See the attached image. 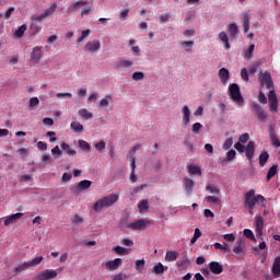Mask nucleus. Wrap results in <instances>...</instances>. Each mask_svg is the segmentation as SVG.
<instances>
[{
	"instance_id": "1",
	"label": "nucleus",
	"mask_w": 280,
	"mask_h": 280,
	"mask_svg": "<svg viewBox=\"0 0 280 280\" xmlns=\"http://www.w3.org/2000/svg\"><path fill=\"white\" fill-rule=\"evenodd\" d=\"M258 80L260 86H266L269 90V110L270 113H279V100L277 98V92H275V82L272 81V74L270 71L260 72Z\"/></svg>"
},
{
	"instance_id": "2",
	"label": "nucleus",
	"mask_w": 280,
	"mask_h": 280,
	"mask_svg": "<svg viewBox=\"0 0 280 280\" xmlns=\"http://www.w3.org/2000/svg\"><path fill=\"white\" fill-rule=\"evenodd\" d=\"M257 202H260L261 207H266V197L262 195L255 196V190L253 189L245 194L244 208L248 209L250 215H254Z\"/></svg>"
},
{
	"instance_id": "3",
	"label": "nucleus",
	"mask_w": 280,
	"mask_h": 280,
	"mask_svg": "<svg viewBox=\"0 0 280 280\" xmlns=\"http://www.w3.org/2000/svg\"><path fill=\"white\" fill-rule=\"evenodd\" d=\"M119 200V194H109L101 199H98L94 205H93V211L95 213H102L103 209H110L113 205H115Z\"/></svg>"
},
{
	"instance_id": "4",
	"label": "nucleus",
	"mask_w": 280,
	"mask_h": 280,
	"mask_svg": "<svg viewBox=\"0 0 280 280\" xmlns=\"http://www.w3.org/2000/svg\"><path fill=\"white\" fill-rule=\"evenodd\" d=\"M152 224V221L145 219H138L135 222L126 223V221H121V229H126L127 231H145L148 226Z\"/></svg>"
},
{
	"instance_id": "5",
	"label": "nucleus",
	"mask_w": 280,
	"mask_h": 280,
	"mask_svg": "<svg viewBox=\"0 0 280 280\" xmlns=\"http://www.w3.org/2000/svg\"><path fill=\"white\" fill-rule=\"evenodd\" d=\"M234 148L241 154L245 152V156L249 163H253V158L255 156V142L249 141L247 145L242 144V142H236Z\"/></svg>"
},
{
	"instance_id": "6",
	"label": "nucleus",
	"mask_w": 280,
	"mask_h": 280,
	"mask_svg": "<svg viewBox=\"0 0 280 280\" xmlns=\"http://www.w3.org/2000/svg\"><path fill=\"white\" fill-rule=\"evenodd\" d=\"M249 106H250L252 113L254 114L256 119H258V121H260L261 124H266V121H268V112H266V109H264L261 105L254 102Z\"/></svg>"
},
{
	"instance_id": "7",
	"label": "nucleus",
	"mask_w": 280,
	"mask_h": 280,
	"mask_svg": "<svg viewBox=\"0 0 280 280\" xmlns=\"http://www.w3.org/2000/svg\"><path fill=\"white\" fill-rule=\"evenodd\" d=\"M230 91V97L233 100V102H236L237 104H244V97L242 96V92L240 91V85L236 83H233L229 88Z\"/></svg>"
},
{
	"instance_id": "8",
	"label": "nucleus",
	"mask_w": 280,
	"mask_h": 280,
	"mask_svg": "<svg viewBox=\"0 0 280 280\" xmlns=\"http://www.w3.org/2000/svg\"><path fill=\"white\" fill-rule=\"evenodd\" d=\"M58 270L60 269H46L37 273L35 280H54L58 277Z\"/></svg>"
},
{
	"instance_id": "9",
	"label": "nucleus",
	"mask_w": 280,
	"mask_h": 280,
	"mask_svg": "<svg viewBox=\"0 0 280 280\" xmlns=\"http://www.w3.org/2000/svg\"><path fill=\"white\" fill-rule=\"evenodd\" d=\"M233 253L235 255H244L246 253V240L245 238H237L235 245L233 247Z\"/></svg>"
},
{
	"instance_id": "10",
	"label": "nucleus",
	"mask_w": 280,
	"mask_h": 280,
	"mask_svg": "<svg viewBox=\"0 0 280 280\" xmlns=\"http://www.w3.org/2000/svg\"><path fill=\"white\" fill-rule=\"evenodd\" d=\"M194 179L189 177H184L183 179V188L186 194V196H191L194 194V187H195Z\"/></svg>"
},
{
	"instance_id": "11",
	"label": "nucleus",
	"mask_w": 280,
	"mask_h": 280,
	"mask_svg": "<svg viewBox=\"0 0 280 280\" xmlns=\"http://www.w3.org/2000/svg\"><path fill=\"white\" fill-rule=\"evenodd\" d=\"M102 47V44L100 43L98 39H94L91 42H88L84 46V51H90V54H95V51H100Z\"/></svg>"
},
{
	"instance_id": "12",
	"label": "nucleus",
	"mask_w": 280,
	"mask_h": 280,
	"mask_svg": "<svg viewBox=\"0 0 280 280\" xmlns=\"http://www.w3.org/2000/svg\"><path fill=\"white\" fill-rule=\"evenodd\" d=\"M40 58H43V50L39 46H35L31 52V60L38 65L40 62Z\"/></svg>"
},
{
	"instance_id": "13",
	"label": "nucleus",
	"mask_w": 280,
	"mask_h": 280,
	"mask_svg": "<svg viewBox=\"0 0 280 280\" xmlns=\"http://www.w3.org/2000/svg\"><path fill=\"white\" fill-rule=\"evenodd\" d=\"M121 264H124V260L121 258H116L114 260H108L105 262V268L106 270H117V268H119V266H121Z\"/></svg>"
},
{
	"instance_id": "14",
	"label": "nucleus",
	"mask_w": 280,
	"mask_h": 280,
	"mask_svg": "<svg viewBox=\"0 0 280 280\" xmlns=\"http://www.w3.org/2000/svg\"><path fill=\"white\" fill-rule=\"evenodd\" d=\"M256 221V235L257 237H261V235H264V218H261V215H256L255 218Z\"/></svg>"
},
{
	"instance_id": "15",
	"label": "nucleus",
	"mask_w": 280,
	"mask_h": 280,
	"mask_svg": "<svg viewBox=\"0 0 280 280\" xmlns=\"http://www.w3.org/2000/svg\"><path fill=\"white\" fill-rule=\"evenodd\" d=\"M209 269L212 275H222V272H224V267L218 261H211L209 264Z\"/></svg>"
},
{
	"instance_id": "16",
	"label": "nucleus",
	"mask_w": 280,
	"mask_h": 280,
	"mask_svg": "<svg viewBox=\"0 0 280 280\" xmlns=\"http://www.w3.org/2000/svg\"><path fill=\"white\" fill-rule=\"evenodd\" d=\"M133 65H135V62H132V60H130V59H120L119 61H117L115 63V68L116 69H132Z\"/></svg>"
},
{
	"instance_id": "17",
	"label": "nucleus",
	"mask_w": 280,
	"mask_h": 280,
	"mask_svg": "<svg viewBox=\"0 0 280 280\" xmlns=\"http://www.w3.org/2000/svg\"><path fill=\"white\" fill-rule=\"evenodd\" d=\"M182 114L184 126H189V122L191 121V110H189V106L184 105V107L182 108Z\"/></svg>"
},
{
	"instance_id": "18",
	"label": "nucleus",
	"mask_w": 280,
	"mask_h": 280,
	"mask_svg": "<svg viewBox=\"0 0 280 280\" xmlns=\"http://www.w3.org/2000/svg\"><path fill=\"white\" fill-rule=\"evenodd\" d=\"M137 150H141V144H136L135 147H132L127 154L128 159H130L131 170H136L137 167V165L135 164V152H137Z\"/></svg>"
},
{
	"instance_id": "19",
	"label": "nucleus",
	"mask_w": 280,
	"mask_h": 280,
	"mask_svg": "<svg viewBox=\"0 0 280 280\" xmlns=\"http://www.w3.org/2000/svg\"><path fill=\"white\" fill-rule=\"evenodd\" d=\"M91 185H93V182L89 180V179H84L78 183L77 187H75V192H80V191H86V189H89L91 187Z\"/></svg>"
},
{
	"instance_id": "20",
	"label": "nucleus",
	"mask_w": 280,
	"mask_h": 280,
	"mask_svg": "<svg viewBox=\"0 0 280 280\" xmlns=\"http://www.w3.org/2000/svg\"><path fill=\"white\" fill-rule=\"evenodd\" d=\"M269 137L271 141V145H273V148H280V140L277 137V133H275V127L272 126L269 127Z\"/></svg>"
},
{
	"instance_id": "21",
	"label": "nucleus",
	"mask_w": 280,
	"mask_h": 280,
	"mask_svg": "<svg viewBox=\"0 0 280 280\" xmlns=\"http://www.w3.org/2000/svg\"><path fill=\"white\" fill-rule=\"evenodd\" d=\"M86 0H74L68 8V12H77L82 5H86Z\"/></svg>"
},
{
	"instance_id": "22",
	"label": "nucleus",
	"mask_w": 280,
	"mask_h": 280,
	"mask_svg": "<svg viewBox=\"0 0 280 280\" xmlns=\"http://www.w3.org/2000/svg\"><path fill=\"white\" fill-rule=\"evenodd\" d=\"M219 39L221 40V43H223L224 49L229 51V49H231V43H229V35L226 34V32L222 31L221 33H219Z\"/></svg>"
},
{
	"instance_id": "23",
	"label": "nucleus",
	"mask_w": 280,
	"mask_h": 280,
	"mask_svg": "<svg viewBox=\"0 0 280 280\" xmlns=\"http://www.w3.org/2000/svg\"><path fill=\"white\" fill-rule=\"evenodd\" d=\"M228 32L231 38H235L237 34H240V28L237 27V23L232 22L228 25Z\"/></svg>"
},
{
	"instance_id": "24",
	"label": "nucleus",
	"mask_w": 280,
	"mask_h": 280,
	"mask_svg": "<svg viewBox=\"0 0 280 280\" xmlns=\"http://www.w3.org/2000/svg\"><path fill=\"white\" fill-rule=\"evenodd\" d=\"M176 264L179 270H186L187 266H189V258L187 255H184Z\"/></svg>"
},
{
	"instance_id": "25",
	"label": "nucleus",
	"mask_w": 280,
	"mask_h": 280,
	"mask_svg": "<svg viewBox=\"0 0 280 280\" xmlns=\"http://www.w3.org/2000/svg\"><path fill=\"white\" fill-rule=\"evenodd\" d=\"M271 272L276 278L280 277V257H276L271 268Z\"/></svg>"
},
{
	"instance_id": "26",
	"label": "nucleus",
	"mask_w": 280,
	"mask_h": 280,
	"mask_svg": "<svg viewBox=\"0 0 280 280\" xmlns=\"http://www.w3.org/2000/svg\"><path fill=\"white\" fill-rule=\"evenodd\" d=\"M178 257H180V254H178V252L168 250V252H166V255H165V261H176V259H178Z\"/></svg>"
},
{
	"instance_id": "27",
	"label": "nucleus",
	"mask_w": 280,
	"mask_h": 280,
	"mask_svg": "<svg viewBox=\"0 0 280 280\" xmlns=\"http://www.w3.org/2000/svg\"><path fill=\"white\" fill-rule=\"evenodd\" d=\"M219 78H220L222 84H226V82H229V69L221 68L219 70Z\"/></svg>"
},
{
	"instance_id": "28",
	"label": "nucleus",
	"mask_w": 280,
	"mask_h": 280,
	"mask_svg": "<svg viewBox=\"0 0 280 280\" xmlns=\"http://www.w3.org/2000/svg\"><path fill=\"white\" fill-rule=\"evenodd\" d=\"M243 30L244 34L248 33V30H250V15H248V13L243 14Z\"/></svg>"
},
{
	"instance_id": "29",
	"label": "nucleus",
	"mask_w": 280,
	"mask_h": 280,
	"mask_svg": "<svg viewBox=\"0 0 280 280\" xmlns=\"http://www.w3.org/2000/svg\"><path fill=\"white\" fill-rule=\"evenodd\" d=\"M138 209L140 213H148V211L150 210L148 199H143L142 201H140V203L138 205Z\"/></svg>"
},
{
	"instance_id": "30",
	"label": "nucleus",
	"mask_w": 280,
	"mask_h": 280,
	"mask_svg": "<svg viewBox=\"0 0 280 280\" xmlns=\"http://www.w3.org/2000/svg\"><path fill=\"white\" fill-rule=\"evenodd\" d=\"M78 113L85 121H89V119L93 117V113L89 112L86 108H81Z\"/></svg>"
},
{
	"instance_id": "31",
	"label": "nucleus",
	"mask_w": 280,
	"mask_h": 280,
	"mask_svg": "<svg viewBox=\"0 0 280 280\" xmlns=\"http://www.w3.org/2000/svg\"><path fill=\"white\" fill-rule=\"evenodd\" d=\"M188 172L189 174H191V176H196V175L202 176V170L200 168V166L189 165Z\"/></svg>"
},
{
	"instance_id": "32",
	"label": "nucleus",
	"mask_w": 280,
	"mask_h": 280,
	"mask_svg": "<svg viewBox=\"0 0 280 280\" xmlns=\"http://www.w3.org/2000/svg\"><path fill=\"white\" fill-rule=\"evenodd\" d=\"M270 159V154H268L266 151H262L259 154V165L260 167H264L266 163H268V160Z\"/></svg>"
},
{
	"instance_id": "33",
	"label": "nucleus",
	"mask_w": 280,
	"mask_h": 280,
	"mask_svg": "<svg viewBox=\"0 0 280 280\" xmlns=\"http://www.w3.org/2000/svg\"><path fill=\"white\" fill-rule=\"evenodd\" d=\"M61 149L63 150V152H66V154H68L69 156H75L77 152L75 150L71 149V147L69 144H67V142H62L61 143Z\"/></svg>"
},
{
	"instance_id": "34",
	"label": "nucleus",
	"mask_w": 280,
	"mask_h": 280,
	"mask_svg": "<svg viewBox=\"0 0 280 280\" xmlns=\"http://www.w3.org/2000/svg\"><path fill=\"white\" fill-rule=\"evenodd\" d=\"M110 100H113V96L110 94L106 95L104 98L100 101L98 107L108 108V105L110 104Z\"/></svg>"
},
{
	"instance_id": "35",
	"label": "nucleus",
	"mask_w": 280,
	"mask_h": 280,
	"mask_svg": "<svg viewBox=\"0 0 280 280\" xmlns=\"http://www.w3.org/2000/svg\"><path fill=\"white\" fill-rule=\"evenodd\" d=\"M70 128L73 132H84V126L78 121H72Z\"/></svg>"
},
{
	"instance_id": "36",
	"label": "nucleus",
	"mask_w": 280,
	"mask_h": 280,
	"mask_svg": "<svg viewBox=\"0 0 280 280\" xmlns=\"http://www.w3.org/2000/svg\"><path fill=\"white\" fill-rule=\"evenodd\" d=\"M135 269L137 272H143L145 270V259L136 260Z\"/></svg>"
},
{
	"instance_id": "37",
	"label": "nucleus",
	"mask_w": 280,
	"mask_h": 280,
	"mask_svg": "<svg viewBox=\"0 0 280 280\" xmlns=\"http://www.w3.org/2000/svg\"><path fill=\"white\" fill-rule=\"evenodd\" d=\"M78 147L80 150H83V152H91V144L85 140H79Z\"/></svg>"
},
{
	"instance_id": "38",
	"label": "nucleus",
	"mask_w": 280,
	"mask_h": 280,
	"mask_svg": "<svg viewBox=\"0 0 280 280\" xmlns=\"http://www.w3.org/2000/svg\"><path fill=\"white\" fill-rule=\"evenodd\" d=\"M114 253H116V255H130V249L117 245L114 247Z\"/></svg>"
},
{
	"instance_id": "39",
	"label": "nucleus",
	"mask_w": 280,
	"mask_h": 280,
	"mask_svg": "<svg viewBox=\"0 0 280 280\" xmlns=\"http://www.w3.org/2000/svg\"><path fill=\"white\" fill-rule=\"evenodd\" d=\"M25 32H27V25L23 24L15 31L14 36L18 38H23Z\"/></svg>"
},
{
	"instance_id": "40",
	"label": "nucleus",
	"mask_w": 280,
	"mask_h": 280,
	"mask_svg": "<svg viewBox=\"0 0 280 280\" xmlns=\"http://www.w3.org/2000/svg\"><path fill=\"white\" fill-rule=\"evenodd\" d=\"M206 189L209 194H213V196H220V188H218V186L209 184L206 186Z\"/></svg>"
},
{
	"instance_id": "41",
	"label": "nucleus",
	"mask_w": 280,
	"mask_h": 280,
	"mask_svg": "<svg viewBox=\"0 0 280 280\" xmlns=\"http://www.w3.org/2000/svg\"><path fill=\"white\" fill-rule=\"evenodd\" d=\"M278 167H279L278 165H273L269 168L267 173V180H272V178H275V176L277 175Z\"/></svg>"
},
{
	"instance_id": "42",
	"label": "nucleus",
	"mask_w": 280,
	"mask_h": 280,
	"mask_svg": "<svg viewBox=\"0 0 280 280\" xmlns=\"http://www.w3.org/2000/svg\"><path fill=\"white\" fill-rule=\"evenodd\" d=\"M182 47L186 49L188 54H191V47H194V40H184L180 43Z\"/></svg>"
},
{
	"instance_id": "43",
	"label": "nucleus",
	"mask_w": 280,
	"mask_h": 280,
	"mask_svg": "<svg viewBox=\"0 0 280 280\" xmlns=\"http://www.w3.org/2000/svg\"><path fill=\"white\" fill-rule=\"evenodd\" d=\"M58 9V3H52L50 5V8H48L45 12H44V15L47 18V16H51V14H54L56 12V10Z\"/></svg>"
},
{
	"instance_id": "44",
	"label": "nucleus",
	"mask_w": 280,
	"mask_h": 280,
	"mask_svg": "<svg viewBox=\"0 0 280 280\" xmlns=\"http://www.w3.org/2000/svg\"><path fill=\"white\" fill-rule=\"evenodd\" d=\"M153 272L155 275H163V272H165V267L163 266V264L159 262L153 267Z\"/></svg>"
},
{
	"instance_id": "45",
	"label": "nucleus",
	"mask_w": 280,
	"mask_h": 280,
	"mask_svg": "<svg viewBox=\"0 0 280 280\" xmlns=\"http://www.w3.org/2000/svg\"><path fill=\"white\" fill-rule=\"evenodd\" d=\"M253 51H255V46H254V44H252V45L249 46V48L245 51V54H244L245 60H250V58H253Z\"/></svg>"
},
{
	"instance_id": "46",
	"label": "nucleus",
	"mask_w": 280,
	"mask_h": 280,
	"mask_svg": "<svg viewBox=\"0 0 280 280\" xmlns=\"http://www.w3.org/2000/svg\"><path fill=\"white\" fill-rule=\"evenodd\" d=\"M145 78V74L141 71H136L132 73V80H135V82H139L141 80H143Z\"/></svg>"
},
{
	"instance_id": "47",
	"label": "nucleus",
	"mask_w": 280,
	"mask_h": 280,
	"mask_svg": "<svg viewBox=\"0 0 280 280\" xmlns=\"http://www.w3.org/2000/svg\"><path fill=\"white\" fill-rule=\"evenodd\" d=\"M27 268H31L30 262H24L22 265H19L14 268V272H23V270H27Z\"/></svg>"
},
{
	"instance_id": "48",
	"label": "nucleus",
	"mask_w": 280,
	"mask_h": 280,
	"mask_svg": "<svg viewBox=\"0 0 280 280\" xmlns=\"http://www.w3.org/2000/svg\"><path fill=\"white\" fill-rule=\"evenodd\" d=\"M84 223V218H82L80 214H74L72 224H75V226H80V224Z\"/></svg>"
},
{
	"instance_id": "49",
	"label": "nucleus",
	"mask_w": 280,
	"mask_h": 280,
	"mask_svg": "<svg viewBox=\"0 0 280 280\" xmlns=\"http://www.w3.org/2000/svg\"><path fill=\"white\" fill-rule=\"evenodd\" d=\"M206 202H209L210 205H220V198L213 197V196H207L205 198Z\"/></svg>"
},
{
	"instance_id": "50",
	"label": "nucleus",
	"mask_w": 280,
	"mask_h": 280,
	"mask_svg": "<svg viewBox=\"0 0 280 280\" xmlns=\"http://www.w3.org/2000/svg\"><path fill=\"white\" fill-rule=\"evenodd\" d=\"M95 150L97 152H104V150H106V142H104L103 140H101L100 142H97L95 145H94Z\"/></svg>"
},
{
	"instance_id": "51",
	"label": "nucleus",
	"mask_w": 280,
	"mask_h": 280,
	"mask_svg": "<svg viewBox=\"0 0 280 280\" xmlns=\"http://www.w3.org/2000/svg\"><path fill=\"white\" fill-rule=\"evenodd\" d=\"M51 154L55 159H60V154H62V151H60V147L56 145L51 149Z\"/></svg>"
},
{
	"instance_id": "52",
	"label": "nucleus",
	"mask_w": 280,
	"mask_h": 280,
	"mask_svg": "<svg viewBox=\"0 0 280 280\" xmlns=\"http://www.w3.org/2000/svg\"><path fill=\"white\" fill-rule=\"evenodd\" d=\"M43 259H44L43 256H38V257L34 258L33 260L28 261V266H31V268H32V266H38V265H40Z\"/></svg>"
},
{
	"instance_id": "53",
	"label": "nucleus",
	"mask_w": 280,
	"mask_h": 280,
	"mask_svg": "<svg viewBox=\"0 0 280 280\" xmlns=\"http://www.w3.org/2000/svg\"><path fill=\"white\" fill-rule=\"evenodd\" d=\"M200 130H202V124L195 122L192 125V132H194V135H200Z\"/></svg>"
},
{
	"instance_id": "54",
	"label": "nucleus",
	"mask_w": 280,
	"mask_h": 280,
	"mask_svg": "<svg viewBox=\"0 0 280 280\" xmlns=\"http://www.w3.org/2000/svg\"><path fill=\"white\" fill-rule=\"evenodd\" d=\"M244 235L245 237H247V240H252V242H255V234L253 233L252 230L245 229Z\"/></svg>"
},
{
	"instance_id": "55",
	"label": "nucleus",
	"mask_w": 280,
	"mask_h": 280,
	"mask_svg": "<svg viewBox=\"0 0 280 280\" xmlns=\"http://www.w3.org/2000/svg\"><path fill=\"white\" fill-rule=\"evenodd\" d=\"M233 148V138H228L223 144V150H231Z\"/></svg>"
},
{
	"instance_id": "56",
	"label": "nucleus",
	"mask_w": 280,
	"mask_h": 280,
	"mask_svg": "<svg viewBox=\"0 0 280 280\" xmlns=\"http://www.w3.org/2000/svg\"><path fill=\"white\" fill-rule=\"evenodd\" d=\"M91 34V30L82 31L81 36L78 38V43H82L84 38H89V35Z\"/></svg>"
},
{
	"instance_id": "57",
	"label": "nucleus",
	"mask_w": 280,
	"mask_h": 280,
	"mask_svg": "<svg viewBox=\"0 0 280 280\" xmlns=\"http://www.w3.org/2000/svg\"><path fill=\"white\" fill-rule=\"evenodd\" d=\"M258 102L260 104H268V97H266V94L264 92H259Z\"/></svg>"
},
{
	"instance_id": "58",
	"label": "nucleus",
	"mask_w": 280,
	"mask_h": 280,
	"mask_svg": "<svg viewBox=\"0 0 280 280\" xmlns=\"http://www.w3.org/2000/svg\"><path fill=\"white\" fill-rule=\"evenodd\" d=\"M40 104L38 97H31L30 100V108H36V106Z\"/></svg>"
},
{
	"instance_id": "59",
	"label": "nucleus",
	"mask_w": 280,
	"mask_h": 280,
	"mask_svg": "<svg viewBox=\"0 0 280 280\" xmlns=\"http://www.w3.org/2000/svg\"><path fill=\"white\" fill-rule=\"evenodd\" d=\"M248 139H250V135L243 133L238 138V143H247Z\"/></svg>"
},
{
	"instance_id": "60",
	"label": "nucleus",
	"mask_w": 280,
	"mask_h": 280,
	"mask_svg": "<svg viewBox=\"0 0 280 280\" xmlns=\"http://www.w3.org/2000/svg\"><path fill=\"white\" fill-rule=\"evenodd\" d=\"M241 78L244 80V82H248V69L243 68L241 70Z\"/></svg>"
},
{
	"instance_id": "61",
	"label": "nucleus",
	"mask_w": 280,
	"mask_h": 280,
	"mask_svg": "<svg viewBox=\"0 0 280 280\" xmlns=\"http://www.w3.org/2000/svg\"><path fill=\"white\" fill-rule=\"evenodd\" d=\"M205 150L209 154V156H213V144L211 143L205 144Z\"/></svg>"
},
{
	"instance_id": "62",
	"label": "nucleus",
	"mask_w": 280,
	"mask_h": 280,
	"mask_svg": "<svg viewBox=\"0 0 280 280\" xmlns=\"http://www.w3.org/2000/svg\"><path fill=\"white\" fill-rule=\"evenodd\" d=\"M237 152H235V150H230L228 153H226V159L228 161H233V159H235Z\"/></svg>"
},
{
	"instance_id": "63",
	"label": "nucleus",
	"mask_w": 280,
	"mask_h": 280,
	"mask_svg": "<svg viewBox=\"0 0 280 280\" xmlns=\"http://www.w3.org/2000/svg\"><path fill=\"white\" fill-rule=\"evenodd\" d=\"M128 279V276H126V273L120 272L114 276L113 280H126Z\"/></svg>"
},
{
	"instance_id": "64",
	"label": "nucleus",
	"mask_w": 280,
	"mask_h": 280,
	"mask_svg": "<svg viewBox=\"0 0 280 280\" xmlns=\"http://www.w3.org/2000/svg\"><path fill=\"white\" fill-rule=\"evenodd\" d=\"M223 238L225 240V242L233 243L235 242V234H225Z\"/></svg>"
}]
</instances>
